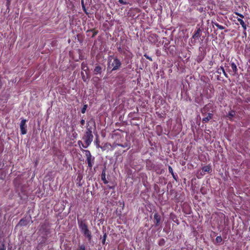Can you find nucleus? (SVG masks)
I'll list each match as a JSON object with an SVG mask.
<instances>
[{"label": "nucleus", "mask_w": 250, "mask_h": 250, "mask_svg": "<svg viewBox=\"0 0 250 250\" xmlns=\"http://www.w3.org/2000/svg\"><path fill=\"white\" fill-rule=\"evenodd\" d=\"M121 65L120 61L117 58L110 56L108 60L107 68L111 69L112 71L119 68Z\"/></svg>", "instance_id": "1"}, {"label": "nucleus", "mask_w": 250, "mask_h": 250, "mask_svg": "<svg viewBox=\"0 0 250 250\" xmlns=\"http://www.w3.org/2000/svg\"><path fill=\"white\" fill-rule=\"evenodd\" d=\"M79 227L84 236L90 241L92 238L91 233L88 229L87 225L83 221L79 222Z\"/></svg>", "instance_id": "2"}, {"label": "nucleus", "mask_w": 250, "mask_h": 250, "mask_svg": "<svg viewBox=\"0 0 250 250\" xmlns=\"http://www.w3.org/2000/svg\"><path fill=\"white\" fill-rule=\"evenodd\" d=\"M93 137V136L91 131L86 132L85 134L83 137V139L85 144L87 145V146H89L90 145L92 142Z\"/></svg>", "instance_id": "3"}, {"label": "nucleus", "mask_w": 250, "mask_h": 250, "mask_svg": "<svg viewBox=\"0 0 250 250\" xmlns=\"http://www.w3.org/2000/svg\"><path fill=\"white\" fill-rule=\"evenodd\" d=\"M201 30L200 28H198L195 32L194 34L192 36V38L190 40V43L194 44L196 42V41L198 40L200 38V33Z\"/></svg>", "instance_id": "4"}, {"label": "nucleus", "mask_w": 250, "mask_h": 250, "mask_svg": "<svg viewBox=\"0 0 250 250\" xmlns=\"http://www.w3.org/2000/svg\"><path fill=\"white\" fill-rule=\"evenodd\" d=\"M26 120L25 119H21V121L20 123V129L21 131V133L22 134H25L26 133Z\"/></svg>", "instance_id": "5"}, {"label": "nucleus", "mask_w": 250, "mask_h": 250, "mask_svg": "<svg viewBox=\"0 0 250 250\" xmlns=\"http://www.w3.org/2000/svg\"><path fill=\"white\" fill-rule=\"evenodd\" d=\"M88 167H91L93 166V163H94V157H92L91 156V157L87 158L86 159Z\"/></svg>", "instance_id": "6"}, {"label": "nucleus", "mask_w": 250, "mask_h": 250, "mask_svg": "<svg viewBox=\"0 0 250 250\" xmlns=\"http://www.w3.org/2000/svg\"><path fill=\"white\" fill-rule=\"evenodd\" d=\"M154 221H155V223H156V224L158 225V224L159 223L160 220H161L160 215L157 213H155L154 215Z\"/></svg>", "instance_id": "7"}, {"label": "nucleus", "mask_w": 250, "mask_h": 250, "mask_svg": "<svg viewBox=\"0 0 250 250\" xmlns=\"http://www.w3.org/2000/svg\"><path fill=\"white\" fill-rule=\"evenodd\" d=\"M212 114L208 113V116L206 117H204L203 118V122L205 123H207L212 118Z\"/></svg>", "instance_id": "8"}, {"label": "nucleus", "mask_w": 250, "mask_h": 250, "mask_svg": "<svg viewBox=\"0 0 250 250\" xmlns=\"http://www.w3.org/2000/svg\"><path fill=\"white\" fill-rule=\"evenodd\" d=\"M235 115V112L233 110H231L227 115V117L230 119L232 120L233 117Z\"/></svg>", "instance_id": "9"}, {"label": "nucleus", "mask_w": 250, "mask_h": 250, "mask_svg": "<svg viewBox=\"0 0 250 250\" xmlns=\"http://www.w3.org/2000/svg\"><path fill=\"white\" fill-rule=\"evenodd\" d=\"M82 72H85V74H87V71L88 70V67L86 65V64L84 63V62H83L82 64Z\"/></svg>", "instance_id": "10"}, {"label": "nucleus", "mask_w": 250, "mask_h": 250, "mask_svg": "<svg viewBox=\"0 0 250 250\" xmlns=\"http://www.w3.org/2000/svg\"><path fill=\"white\" fill-rule=\"evenodd\" d=\"M82 150L85 153V155L86 157V159L87 158L91 157V156H92V155H91V153L89 150H84V149H82Z\"/></svg>", "instance_id": "11"}, {"label": "nucleus", "mask_w": 250, "mask_h": 250, "mask_svg": "<svg viewBox=\"0 0 250 250\" xmlns=\"http://www.w3.org/2000/svg\"><path fill=\"white\" fill-rule=\"evenodd\" d=\"M211 170L210 167L209 166H206L203 167L202 170L203 172H209Z\"/></svg>", "instance_id": "12"}, {"label": "nucleus", "mask_w": 250, "mask_h": 250, "mask_svg": "<svg viewBox=\"0 0 250 250\" xmlns=\"http://www.w3.org/2000/svg\"><path fill=\"white\" fill-rule=\"evenodd\" d=\"M231 67L234 73H236L237 71L236 65L234 62L231 63Z\"/></svg>", "instance_id": "13"}, {"label": "nucleus", "mask_w": 250, "mask_h": 250, "mask_svg": "<svg viewBox=\"0 0 250 250\" xmlns=\"http://www.w3.org/2000/svg\"><path fill=\"white\" fill-rule=\"evenodd\" d=\"M101 67L100 66H97L95 67L94 69L95 74H97L98 73H100L101 72Z\"/></svg>", "instance_id": "14"}, {"label": "nucleus", "mask_w": 250, "mask_h": 250, "mask_svg": "<svg viewBox=\"0 0 250 250\" xmlns=\"http://www.w3.org/2000/svg\"><path fill=\"white\" fill-rule=\"evenodd\" d=\"M102 180L104 184H107L108 183L107 181L106 180L105 174L104 172H103L102 174Z\"/></svg>", "instance_id": "15"}, {"label": "nucleus", "mask_w": 250, "mask_h": 250, "mask_svg": "<svg viewBox=\"0 0 250 250\" xmlns=\"http://www.w3.org/2000/svg\"><path fill=\"white\" fill-rule=\"evenodd\" d=\"M78 144L80 147H81V146H82L83 148H87L88 146H87V145H86V144H85V145H84L83 144L81 141H79L78 142Z\"/></svg>", "instance_id": "16"}, {"label": "nucleus", "mask_w": 250, "mask_h": 250, "mask_svg": "<svg viewBox=\"0 0 250 250\" xmlns=\"http://www.w3.org/2000/svg\"><path fill=\"white\" fill-rule=\"evenodd\" d=\"M215 25L220 29L223 30L225 29V27L217 23H215Z\"/></svg>", "instance_id": "17"}, {"label": "nucleus", "mask_w": 250, "mask_h": 250, "mask_svg": "<svg viewBox=\"0 0 250 250\" xmlns=\"http://www.w3.org/2000/svg\"><path fill=\"white\" fill-rule=\"evenodd\" d=\"M215 241L217 243H220L222 241V237L221 236H217L216 238Z\"/></svg>", "instance_id": "18"}, {"label": "nucleus", "mask_w": 250, "mask_h": 250, "mask_svg": "<svg viewBox=\"0 0 250 250\" xmlns=\"http://www.w3.org/2000/svg\"><path fill=\"white\" fill-rule=\"evenodd\" d=\"M87 105L86 104H85L83 105V108L82 109V113H84L85 112V111L86 110V108H87Z\"/></svg>", "instance_id": "19"}, {"label": "nucleus", "mask_w": 250, "mask_h": 250, "mask_svg": "<svg viewBox=\"0 0 250 250\" xmlns=\"http://www.w3.org/2000/svg\"><path fill=\"white\" fill-rule=\"evenodd\" d=\"M85 246L83 245H82L79 246V248L78 250H85Z\"/></svg>", "instance_id": "20"}, {"label": "nucleus", "mask_w": 250, "mask_h": 250, "mask_svg": "<svg viewBox=\"0 0 250 250\" xmlns=\"http://www.w3.org/2000/svg\"><path fill=\"white\" fill-rule=\"evenodd\" d=\"M237 20L240 22L241 25H243L245 23L244 21L241 19L238 18Z\"/></svg>", "instance_id": "21"}, {"label": "nucleus", "mask_w": 250, "mask_h": 250, "mask_svg": "<svg viewBox=\"0 0 250 250\" xmlns=\"http://www.w3.org/2000/svg\"><path fill=\"white\" fill-rule=\"evenodd\" d=\"M168 169H169V172H170L172 174L173 176L174 177V174L173 172L172 168L170 166H169L168 167Z\"/></svg>", "instance_id": "22"}, {"label": "nucleus", "mask_w": 250, "mask_h": 250, "mask_svg": "<svg viewBox=\"0 0 250 250\" xmlns=\"http://www.w3.org/2000/svg\"><path fill=\"white\" fill-rule=\"evenodd\" d=\"M220 69L222 71L223 73L224 74V75L227 77V74L226 73V72L223 67H220Z\"/></svg>", "instance_id": "23"}, {"label": "nucleus", "mask_w": 250, "mask_h": 250, "mask_svg": "<svg viewBox=\"0 0 250 250\" xmlns=\"http://www.w3.org/2000/svg\"><path fill=\"white\" fill-rule=\"evenodd\" d=\"M81 74L82 75V77H83V80L84 81V82H86V79L85 78L84 75V73L83 72H81Z\"/></svg>", "instance_id": "24"}, {"label": "nucleus", "mask_w": 250, "mask_h": 250, "mask_svg": "<svg viewBox=\"0 0 250 250\" xmlns=\"http://www.w3.org/2000/svg\"><path fill=\"white\" fill-rule=\"evenodd\" d=\"M144 56L147 59L150 60V61H152V59L151 58V57H149L148 56L146 55H145Z\"/></svg>", "instance_id": "25"}, {"label": "nucleus", "mask_w": 250, "mask_h": 250, "mask_svg": "<svg viewBox=\"0 0 250 250\" xmlns=\"http://www.w3.org/2000/svg\"><path fill=\"white\" fill-rule=\"evenodd\" d=\"M105 239H106V234H104V238L103 239V243H105Z\"/></svg>", "instance_id": "26"}, {"label": "nucleus", "mask_w": 250, "mask_h": 250, "mask_svg": "<svg viewBox=\"0 0 250 250\" xmlns=\"http://www.w3.org/2000/svg\"><path fill=\"white\" fill-rule=\"evenodd\" d=\"M241 25H242V26L243 27V28L244 30H246V29H247V26H246V24H245V23H244V24Z\"/></svg>", "instance_id": "27"}, {"label": "nucleus", "mask_w": 250, "mask_h": 250, "mask_svg": "<svg viewBox=\"0 0 250 250\" xmlns=\"http://www.w3.org/2000/svg\"><path fill=\"white\" fill-rule=\"evenodd\" d=\"M236 14L238 16H239V17H240L242 18H244V16L243 15L241 14H239L238 13H236Z\"/></svg>", "instance_id": "28"}, {"label": "nucleus", "mask_w": 250, "mask_h": 250, "mask_svg": "<svg viewBox=\"0 0 250 250\" xmlns=\"http://www.w3.org/2000/svg\"><path fill=\"white\" fill-rule=\"evenodd\" d=\"M84 123H85V121L83 119L81 121V124L82 125H84Z\"/></svg>", "instance_id": "29"}, {"label": "nucleus", "mask_w": 250, "mask_h": 250, "mask_svg": "<svg viewBox=\"0 0 250 250\" xmlns=\"http://www.w3.org/2000/svg\"><path fill=\"white\" fill-rule=\"evenodd\" d=\"M118 0L122 4H125L126 3V2H124L123 0Z\"/></svg>", "instance_id": "30"}, {"label": "nucleus", "mask_w": 250, "mask_h": 250, "mask_svg": "<svg viewBox=\"0 0 250 250\" xmlns=\"http://www.w3.org/2000/svg\"><path fill=\"white\" fill-rule=\"evenodd\" d=\"M22 221H22V220H21L20 221V223H19V224H21V225H22V224H23V223H22Z\"/></svg>", "instance_id": "31"}, {"label": "nucleus", "mask_w": 250, "mask_h": 250, "mask_svg": "<svg viewBox=\"0 0 250 250\" xmlns=\"http://www.w3.org/2000/svg\"><path fill=\"white\" fill-rule=\"evenodd\" d=\"M9 4V0H8L7 2V4Z\"/></svg>", "instance_id": "32"}, {"label": "nucleus", "mask_w": 250, "mask_h": 250, "mask_svg": "<svg viewBox=\"0 0 250 250\" xmlns=\"http://www.w3.org/2000/svg\"><path fill=\"white\" fill-rule=\"evenodd\" d=\"M106 146H110V144H106Z\"/></svg>", "instance_id": "33"}]
</instances>
